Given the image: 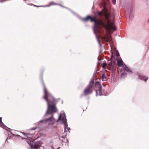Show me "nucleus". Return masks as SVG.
I'll return each mask as SVG.
<instances>
[{"label":"nucleus","mask_w":149,"mask_h":149,"mask_svg":"<svg viewBox=\"0 0 149 149\" xmlns=\"http://www.w3.org/2000/svg\"><path fill=\"white\" fill-rule=\"evenodd\" d=\"M71 12H72V13H73V14H74V15H76V13H74V12H73L71 11Z\"/></svg>","instance_id":"412c9836"},{"label":"nucleus","mask_w":149,"mask_h":149,"mask_svg":"<svg viewBox=\"0 0 149 149\" xmlns=\"http://www.w3.org/2000/svg\"><path fill=\"white\" fill-rule=\"evenodd\" d=\"M7 140H8V139H7L6 140V141H7Z\"/></svg>","instance_id":"a878e982"},{"label":"nucleus","mask_w":149,"mask_h":149,"mask_svg":"<svg viewBox=\"0 0 149 149\" xmlns=\"http://www.w3.org/2000/svg\"><path fill=\"white\" fill-rule=\"evenodd\" d=\"M113 62L111 60H109L108 61V63L109 65V66L110 67H112L113 65Z\"/></svg>","instance_id":"9b49d317"},{"label":"nucleus","mask_w":149,"mask_h":149,"mask_svg":"<svg viewBox=\"0 0 149 149\" xmlns=\"http://www.w3.org/2000/svg\"><path fill=\"white\" fill-rule=\"evenodd\" d=\"M97 92H98L97 91H96V95L97 96Z\"/></svg>","instance_id":"b1692460"},{"label":"nucleus","mask_w":149,"mask_h":149,"mask_svg":"<svg viewBox=\"0 0 149 149\" xmlns=\"http://www.w3.org/2000/svg\"><path fill=\"white\" fill-rule=\"evenodd\" d=\"M110 14L106 11L103 14V18H99L96 19L95 17H91L90 16H88L84 18H81V20L84 22H86L90 19L91 22H94L95 25L93 28L94 32L96 36V38L100 46L102 45L101 41H104L111 42V38L110 35L107 33L105 36H101L100 34L102 33V32L101 30L102 27H104L107 32L110 33L111 30L115 31L116 27L115 26L114 22H112L110 19Z\"/></svg>","instance_id":"f03ea898"},{"label":"nucleus","mask_w":149,"mask_h":149,"mask_svg":"<svg viewBox=\"0 0 149 149\" xmlns=\"http://www.w3.org/2000/svg\"><path fill=\"white\" fill-rule=\"evenodd\" d=\"M97 14L98 15H100L101 17L102 15V13L101 12H98Z\"/></svg>","instance_id":"f3484780"},{"label":"nucleus","mask_w":149,"mask_h":149,"mask_svg":"<svg viewBox=\"0 0 149 149\" xmlns=\"http://www.w3.org/2000/svg\"><path fill=\"white\" fill-rule=\"evenodd\" d=\"M60 148V147H59V148H57L56 149H59Z\"/></svg>","instance_id":"bb28decb"},{"label":"nucleus","mask_w":149,"mask_h":149,"mask_svg":"<svg viewBox=\"0 0 149 149\" xmlns=\"http://www.w3.org/2000/svg\"><path fill=\"white\" fill-rule=\"evenodd\" d=\"M61 121L64 124V132H66V129L67 128V130L69 131L70 129V128L68 127V125L67 122V120L65 113L63 111H61L59 116L58 119L57 120V122Z\"/></svg>","instance_id":"7ed1b4c3"},{"label":"nucleus","mask_w":149,"mask_h":149,"mask_svg":"<svg viewBox=\"0 0 149 149\" xmlns=\"http://www.w3.org/2000/svg\"><path fill=\"white\" fill-rule=\"evenodd\" d=\"M127 73L125 72H122L120 75V77L121 78H123L125 76H126Z\"/></svg>","instance_id":"ddd939ff"},{"label":"nucleus","mask_w":149,"mask_h":149,"mask_svg":"<svg viewBox=\"0 0 149 149\" xmlns=\"http://www.w3.org/2000/svg\"><path fill=\"white\" fill-rule=\"evenodd\" d=\"M50 146H51V148H52L53 149H55L54 148V147H53V144L51 145H50Z\"/></svg>","instance_id":"6ab92c4d"},{"label":"nucleus","mask_w":149,"mask_h":149,"mask_svg":"<svg viewBox=\"0 0 149 149\" xmlns=\"http://www.w3.org/2000/svg\"><path fill=\"white\" fill-rule=\"evenodd\" d=\"M93 83V81H91L89 85L84 89L83 92L85 95H87L92 93V87Z\"/></svg>","instance_id":"20e7f679"},{"label":"nucleus","mask_w":149,"mask_h":149,"mask_svg":"<svg viewBox=\"0 0 149 149\" xmlns=\"http://www.w3.org/2000/svg\"><path fill=\"white\" fill-rule=\"evenodd\" d=\"M123 68L124 70L126 71L129 73L131 74L132 73V72L131 70L130 69L126 66L125 64H124L123 66Z\"/></svg>","instance_id":"0eeeda50"},{"label":"nucleus","mask_w":149,"mask_h":149,"mask_svg":"<svg viewBox=\"0 0 149 149\" xmlns=\"http://www.w3.org/2000/svg\"><path fill=\"white\" fill-rule=\"evenodd\" d=\"M116 56H120L119 54L118 51H116Z\"/></svg>","instance_id":"2eb2a0df"},{"label":"nucleus","mask_w":149,"mask_h":149,"mask_svg":"<svg viewBox=\"0 0 149 149\" xmlns=\"http://www.w3.org/2000/svg\"><path fill=\"white\" fill-rule=\"evenodd\" d=\"M124 64L121 59H120V60L118 59L117 61V65L118 66L123 67V66L124 65Z\"/></svg>","instance_id":"6e6552de"},{"label":"nucleus","mask_w":149,"mask_h":149,"mask_svg":"<svg viewBox=\"0 0 149 149\" xmlns=\"http://www.w3.org/2000/svg\"><path fill=\"white\" fill-rule=\"evenodd\" d=\"M44 90V96L43 98L46 101L47 105V109L44 116H47L49 115L51 116L49 118L41 120L35 124L37 126L34 128H31L29 133L25 134L23 132L22 133L27 137L29 141H27L31 149H38L40 146L42 147L41 141L35 142H33L34 139L32 135L35 132H32L37 128H40L45 125H50L53 124L56 121L55 119L53 117V114L56 113L57 110L54 104L55 100L52 95L46 89L45 86L42 81ZM43 148L44 147L43 146Z\"/></svg>","instance_id":"f257e3e1"},{"label":"nucleus","mask_w":149,"mask_h":149,"mask_svg":"<svg viewBox=\"0 0 149 149\" xmlns=\"http://www.w3.org/2000/svg\"><path fill=\"white\" fill-rule=\"evenodd\" d=\"M2 118L0 117V125H3L4 126V127H3V128L5 129V130H7V129H8V128L2 122L1 120H2Z\"/></svg>","instance_id":"9d476101"},{"label":"nucleus","mask_w":149,"mask_h":149,"mask_svg":"<svg viewBox=\"0 0 149 149\" xmlns=\"http://www.w3.org/2000/svg\"><path fill=\"white\" fill-rule=\"evenodd\" d=\"M107 1H108V0H107Z\"/></svg>","instance_id":"c85d7f7f"},{"label":"nucleus","mask_w":149,"mask_h":149,"mask_svg":"<svg viewBox=\"0 0 149 149\" xmlns=\"http://www.w3.org/2000/svg\"><path fill=\"white\" fill-rule=\"evenodd\" d=\"M95 86L96 87H98L99 88V90L98 91L99 93V95L100 96L102 95V93H101L102 87L100 83L98 82H97L95 83Z\"/></svg>","instance_id":"423d86ee"},{"label":"nucleus","mask_w":149,"mask_h":149,"mask_svg":"<svg viewBox=\"0 0 149 149\" xmlns=\"http://www.w3.org/2000/svg\"><path fill=\"white\" fill-rule=\"evenodd\" d=\"M56 5L57 4L56 3H54L53 2H50L49 3V4L48 5H47L45 6H37L35 5H34V6L38 7H48L49 6H50L53 5Z\"/></svg>","instance_id":"1a4fd4ad"},{"label":"nucleus","mask_w":149,"mask_h":149,"mask_svg":"<svg viewBox=\"0 0 149 149\" xmlns=\"http://www.w3.org/2000/svg\"><path fill=\"white\" fill-rule=\"evenodd\" d=\"M66 140H67V142L66 143L65 145H66V144H67V143H68V139H67Z\"/></svg>","instance_id":"4be33fe9"},{"label":"nucleus","mask_w":149,"mask_h":149,"mask_svg":"<svg viewBox=\"0 0 149 149\" xmlns=\"http://www.w3.org/2000/svg\"><path fill=\"white\" fill-rule=\"evenodd\" d=\"M138 78L140 80H143L146 82L148 79V77L147 76L139 75H138Z\"/></svg>","instance_id":"39448f33"},{"label":"nucleus","mask_w":149,"mask_h":149,"mask_svg":"<svg viewBox=\"0 0 149 149\" xmlns=\"http://www.w3.org/2000/svg\"><path fill=\"white\" fill-rule=\"evenodd\" d=\"M52 143V141H51L50 143Z\"/></svg>","instance_id":"393cba45"},{"label":"nucleus","mask_w":149,"mask_h":149,"mask_svg":"<svg viewBox=\"0 0 149 149\" xmlns=\"http://www.w3.org/2000/svg\"><path fill=\"white\" fill-rule=\"evenodd\" d=\"M133 12L134 11L133 10H131L130 13V15H132L133 14Z\"/></svg>","instance_id":"a211bd4d"},{"label":"nucleus","mask_w":149,"mask_h":149,"mask_svg":"<svg viewBox=\"0 0 149 149\" xmlns=\"http://www.w3.org/2000/svg\"><path fill=\"white\" fill-rule=\"evenodd\" d=\"M113 54H112L111 56V59H112V58H113Z\"/></svg>","instance_id":"5701e85b"},{"label":"nucleus","mask_w":149,"mask_h":149,"mask_svg":"<svg viewBox=\"0 0 149 149\" xmlns=\"http://www.w3.org/2000/svg\"><path fill=\"white\" fill-rule=\"evenodd\" d=\"M112 2L113 4L114 5H115L116 4V0H112Z\"/></svg>","instance_id":"dca6fc26"},{"label":"nucleus","mask_w":149,"mask_h":149,"mask_svg":"<svg viewBox=\"0 0 149 149\" xmlns=\"http://www.w3.org/2000/svg\"><path fill=\"white\" fill-rule=\"evenodd\" d=\"M102 81H106L107 80V78L104 74H103L102 76Z\"/></svg>","instance_id":"f8f14e48"},{"label":"nucleus","mask_w":149,"mask_h":149,"mask_svg":"<svg viewBox=\"0 0 149 149\" xmlns=\"http://www.w3.org/2000/svg\"><path fill=\"white\" fill-rule=\"evenodd\" d=\"M15 136H17V137H21V136H20L19 135H15Z\"/></svg>","instance_id":"aec40b11"},{"label":"nucleus","mask_w":149,"mask_h":149,"mask_svg":"<svg viewBox=\"0 0 149 149\" xmlns=\"http://www.w3.org/2000/svg\"><path fill=\"white\" fill-rule=\"evenodd\" d=\"M107 64L106 63H103L102 66V67L103 68H105L107 66Z\"/></svg>","instance_id":"4468645a"},{"label":"nucleus","mask_w":149,"mask_h":149,"mask_svg":"<svg viewBox=\"0 0 149 149\" xmlns=\"http://www.w3.org/2000/svg\"><path fill=\"white\" fill-rule=\"evenodd\" d=\"M60 6H61L63 7V6H62L61 5H60Z\"/></svg>","instance_id":"cd10ccee"}]
</instances>
